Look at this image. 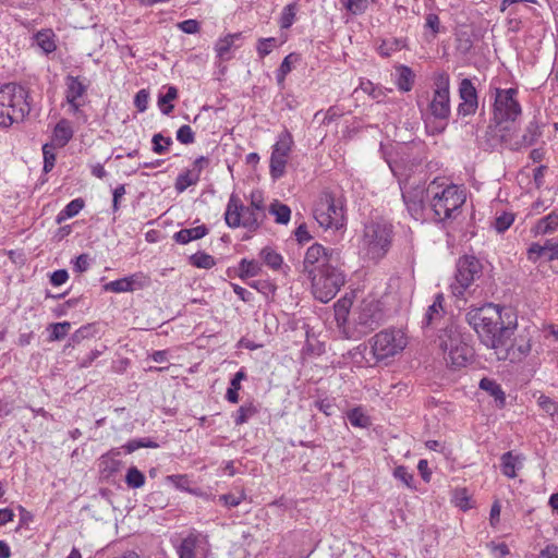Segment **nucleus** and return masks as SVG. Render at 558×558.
<instances>
[{
  "label": "nucleus",
  "instance_id": "412c9836",
  "mask_svg": "<svg viewBox=\"0 0 558 558\" xmlns=\"http://www.w3.org/2000/svg\"><path fill=\"white\" fill-rule=\"evenodd\" d=\"M524 457L521 454H513L512 451H507L500 457V470L501 473L509 477L514 478L517 476V470L523 465Z\"/></svg>",
  "mask_w": 558,
  "mask_h": 558
},
{
  "label": "nucleus",
  "instance_id": "f257e3e1",
  "mask_svg": "<svg viewBox=\"0 0 558 558\" xmlns=\"http://www.w3.org/2000/svg\"><path fill=\"white\" fill-rule=\"evenodd\" d=\"M465 320L475 330L487 348L502 349L506 339L513 336L518 327V317L511 307L486 303L481 307H471Z\"/></svg>",
  "mask_w": 558,
  "mask_h": 558
},
{
  "label": "nucleus",
  "instance_id": "7c9ffc66",
  "mask_svg": "<svg viewBox=\"0 0 558 558\" xmlns=\"http://www.w3.org/2000/svg\"><path fill=\"white\" fill-rule=\"evenodd\" d=\"M269 214L275 216L277 223L287 225L290 221L291 209L288 205L275 201L269 206Z\"/></svg>",
  "mask_w": 558,
  "mask_h": 558
},
{
  "label": "nucleus",
  "instance_id": "4468645a",
  "mask_svg": "<svg viewBox=\"0 0 558 558\" xmlns=\"http://www.w3.org/2000/svg\"><path fill=\"white\" fill-rule=\"evenodd\" d=\"M436 183V180H434L427 189L424 187V185L416 184V185H410L409 182L404 183V185L401 187L402 190V199L407 206V209L409 214L414 219H420L423 215L424 210V199L425 194H428L433 185Z\"/></svg>",
  "mask_w": 558,
  "mask_h": 558
},
{
  "label": "nucleus",
  "instance_id": "864d4df0",
  "mask_svg": "<svg viewBox=\"0 0 558 558\" xmlns=\"http://www.w3.org/2000/svg\"><path fill=\"white\" fill-rule=\"evenodd\" d=\"M514 221V215L511 213H502L495 219L494 227L498 233H502L510 228Z\"/></svg>",
  "mask_w": 558,
  "mask_h": 558
},
{
  "label": "nucleus",
  "instance_id": "c03bdc74",
  "mask_svg": "<svg viewBox=\"0 0 558 558\" xmlns=\"http://www.w3.org/2000/svg\"><path fill=\"white\" fill-rule=\"evenodd\" d=\"M70 328L71 324L69 322L50 324L48 328L51 330L49 335V341H60L64 339L69 333Z\"/></svg>",
  "mask_w": 558,
  "mask_h": 558
},
{
  "label": "nucleus",
  "instance_id": "e2e57ef3",
  "mask_svg": "<svg viewBox=\"0 0 558 558\" xmlns=\"http://www.w3.org/2000/svg\"><path fill=\"white\" fill-rule=\"evenodd\" d=\"M43 154H44V172L48 173L54 167L56 155L53 151H51L48 144L44 145Z\"/></svg>",
  "mask_w": 558,
  "mask_h": 558
},
{
  "label": "nucleus",
  "instance_id": "69168bd1",
  "mask_svg": "<svg viewBox=\"0 0 558 558\" xmlns=\"http://www.w3.org/2000/svg\"><path fill=\"white\" fill-rule=\"evenodd\" d=\"M149 99V93L146 89H141L136 93L134 98V105L140 112H144L147 109Z\"/></svg>",
  "mask_w": 558,
  "mask_h": 558
},
{
  "label": "nucleus",
  "instance_id": "c85d7f7f",
  "mask_svg": "<svg viewBox=\"0 0 558 558\" xmlns=\"http://www.w3.org/2000/svg\"><path fill=\"white\" fill-rule=\"evenodd\" d=\"M397 86L401 92H410L414 84V73L407 65H400L398 69Z\"/></svg>",
  "mask_w": 558,
  "mask_h": 558
},
{
  "label": "nucleus",
  "instance_id": "20e7f679",
  "mask_svg": "<svg viewBox=\"0 0 558 558\" xmlns=\"http://www.w3.org/2000/svg\"><path fill=\"white\" fill-rule=\"evenodd\" d=\"M28 90L16 83L0 87V125L9 128L21 122L31 111Z\"/></svg>",
  "mask_w": 558,
  "mask_h": 558
},
{
  "label": "nucleus",
  "instance_id": "58836bf2",
  "mask_svg": "<svg viewBox=\"0 0 558 558\" xmlns=\"http://www.w3.org/2000/svg\"><path fill=\"white\" fill-rule=\"evenodd\" d=\"M125 483L130 488H141L145 484V475L136 466H131L126 471Z\"/></svg>",
  "mask_w": 558,
  "mask_h": 558
},
{
  "label": "nucleus",
  "instance_id": "f03ea898",
  "mask_svg": "<svg viewBox=\"0 0 558 558\" xmlns=\"http://www.w3.org/2000/svg\"><path fill=\"white\" fill-rule=\"evenodd\" d=\"M518 90L515 88H495L493 124L488 125L487 134H493L494 143L497 142L508 144L509 138L507 132L510 131V123H513L522 112L519 101L515 99Z\"/></svg>",
  "mask_w": 558,
  "mask_h": 558
},
{
  "label": "nucleus",
  "instance_id": "680f3d73",
  "mask_svg": "<svg viewBox=\"0 0 558 558\" xmlns=\"http://www.w3.org/2000/svg\"><path fill=\"white\" fill-rule=\"evenodd\" d=\"M453 498H454L456 505L460 509L465 511V510L471 508V506H470V497H469L468 492H466L465 488L456 489Z\"/></svg>",
  "mask_w": 558,
  "mask_h": 558
},
{
  "label": "nucleus",
  "instance_id": "c9c22d12",
  "mask_svg": "<svg viewBox=\"0 0 558 558\" xmlns=\"http://www.w3.org/2000/svg\"><path fill=\"white\" fill-rule=\"evenodd\" d=\"M37 45L43 49V51L48 54L56 50L57 46L53 39V34L51 31H41L38 32L35 36Z\"/></svg>",
  "mask_w": 558,
  "mask_h": 558
},
{
  "label": "nucleus",
  "instance_id": "4be33fe9",
  "mask_svg": "<svg viewBox=\"0 0 558 558\" xmlns=\"http://www.w3.org/2000/svg\"><path fill=\"white\" fill-rule=\"evenodd\" d=\"M478 387L495 399L499 409L506 405V393L496 380L484 377L480 380Z\"/></svg>",
  "mask_w": 558,
  "mask_h": 558
},
{
  "label": "nucleus",
  "instance_id": "f8f14e48",
  "mask_svg": "<svg viewBox=\"0 0 558 558\" xmlns=\"http://www.w3.org/2000/svg\"><path fill=\"white\" fill-rule=\"evenodd\" d=\"M458 95L460 102L456 111L454 122H464L469 117H472L478 110V94L475 85L470 78H462L459 83Z\"/></svg>",
  "mask_w": 558,
  "mask_h": 558
},
{
  "label": "nucleus",
  "instance_id": "7ed1b4c3",
  "mask_svg": "<svg viewBox=\"0 0 558 558\" xmlns=\"http://www.w3.org/2000/svg\"><path fill=\"white\" fill-rule=\"evenodd\" d=\"M369 354L371 359L366 357V351L368 349L366 343H361L351 352L352 356L356 359L361 357L359 363L365 362L368 365H375L388 357L395 356L401 352L405 347V341L400 331L385 329L373 336L369 341Z\"/></svg>",
  "mask_w": 558,
  "mask_h": 558
},
{
  "label": "nucleus",
  "instance_id": "393cba45",
  "mask_svg": "<svg viewBox=\"0 0 558 558\" xmlns=\"http://www.w3.org/2000/svg\"><path fill=\"white\" fill-rule=\"evenodd\" d=\"M207 233L208 228L202 225L191 229H181L173 234V240L179 244H187L193 240L204 238Z\"/></svg>",
  "mask_w": 558,
  "mask_h": 558
},
{
  "label": "nucleus",
  "instance_id": "423d86ee",
  "mask_svg": "<svg viewBox=\"0 0 558 558\" xmlns=\"http://www.w3.org/2000/svg\"><path fill=\"white\" fill-rule=\"evenodd\" d=\"M393 239V227L385 220H376L364 228V244L369 259L378 262L389 252Z\"/></svg>",
  "mask_w": 558,
  "mask_h": 558
},
{
  "label": "nucleus",
  "instance_id": "9d476101",
  "mask_svg": "<svg viewBox=\"0 0 558 558\" xmlns=\"http://www.w3.org/2000/svg\"><path fill=\"white\" fill-rule=\"evenodd\" d=\"M438 347L445 354H448L450 363L460 367L466 362V347L462 344L461 335L453 324H449L440 329L438 335Z\"/></svg>",
  "mask_w": 558,
  "mask_h": 558
},
{
  "label": "nucleus",
  "instance_id": "dca6fc26",
  "mask_svg": "<svg viewBox=\"0 0 558 558\" xmlns=\"http://www.w3.org/2000/svg\"><path fill=\"white\" fill-rule=\"evenodd\" d=\"M179 558H207L209 544L205 536L191 533L178 548Z\"/></svg>",
  "mask_w": 558,
  "mask_h": 558
},
{
  "label": "nucleus",
  "instance_id": "cd10ccee",
  "mask_svg": "<svg viewBox=\"0 0 558 558\" xmlns=\"http://www.w3.org/2000/svg\"><path fill=\"white\" fill-rule=\"evenodd\" d=\"M178 98V89L174 86H168L166 93H160L158 95V107L160 108V111L168 116L173 110V105L171 101Z\"/></svg>",
  "mask_w": 558,
  "mask_h": 558
},
{
  "label": "nucleus",
  "instance_id": "f704fd0d",
  "mask_svg": "<svg viewBox=\"0 0 558 558\" xmlns=\"http://www.w3.org/2000/svg\"><path fill=\"white\" fill-rule=\"evenodd\" d=\"M198 181V177L195 175L190 169H186L177 177L174 187L179 193H182L187 187L195 185Z\"/></svg>",
  "mask_w": 558,
  "mask_h": 558
},
{
  "label": "nucleus",
  "instance_id": "a211bd4d",
  "mask_svg": "<svg viewBox=\"0 0 558 558\" xmlns=\"http://www.w3.org/2000/svg\"><path fill=\"white\" fill-rule=\"evenodd\" d=\"M145 283L146 280L142 275H132L130 277H124L106 283L104 286V290L114 293L131 292L135 289H142Z\"/></svg>",
  "mask_w": 558,
  "mask_h": 558
},
{
  "label": "nucleus",
  "instance_id": "aec40b11",
  "mask_svg": "<svg viewBox=\"0 0 558 558\" xmlns=\"http://www.w3.org/2000/svg\"><path fill=\"white\" fill-rule=\"evenodd\" d=\"M66 101L70 104L74 112L78 111L80 104L76 101L77 98L82 97L87 87L78 80V77L68 75L66 76Z\"/></svg>",
  "mask_w": 558,
  "mask_h": 558
},
{
  "label": "nucleus",
  "instance_id": "de8ad7c7",
  "mask_svg": "<svg viewBox=\"0 0 558 558\" xmlns=\"http://www.w3.org/2000/svg\"><path fill=\"white\" fill-rule=\"evenodd\" d=\"M157 447H158V444L156 441L151 440L150 438H140V439H132V440L128 441L123 446V449H125V451L128 453H132L135 450L141 449V448H157Z\"/></svg>",
  "mask_w": 558,
  "mask_h": 558
},
{
  "label": "nucleus",
  "instance_id": "6e6d98bb",
  "mask_svg": "<svg viewBox=\"0 0 558 558\" xmlns=\"http://www.w3.org/2000/svg\"><path fill=\"white\" fill-rule=\"evenodd\" d=\"M537 403L539 408L550 416L555 415L558 412V402H556L555 400L545 395L539 396Z\"/></svg>",
  "mask_w": 558,
  "mask_h": 558
},
{
  "label": "nucleus",
  "instance_id": "9b49d317",
  "mask_svg": "<svg viewBox=\"0 0 558 558\" xmlns=\"http://www.w3.org/2000/svg\"><path fill=\"white\" fill-rule=\"evenodd\" d=\"M341 252L338 248H326L319 243H314L305 253L303 260V272L312 277L317 267H325L329 264H340Z\"/></svg>",
  "mask_w": 558,
  "mask_h": 558
},
{
  "label": "nucleus",
  "instance_id": "0eeeda50",
  "mask_svg": "<svg viewBox=\"0 0 558 558\" xmlns=\"http://www.w3.org/2000/svg\"><path fill=\"white\" fill-rule=\"evenodd\" d=\"M465 202V195L457 185H448L440 193L436 192L430 201V206L438 221H445L456 217Z\"/></svg>",
  "mask_w": 558,
  "mask_h": 558
},
{
  "label": "nucleus",
  "instance_id": "a878e982",
  "mask_svg": "<svg viewBox=\"0 0 558 558\" xmlns=\"http://www.w3.org/2000/svg\"><path fill=\"white\" fill-rule=\"evenodd\" d=\"M243 211L242 227L246 228L250 231H256L263 225L264 220L267 218L266 213H259L257 210H253L252 208L245 207Z\"/></svg>",
  "mask_w": 558,
  "mask_h": 558
},
{
  "label": "nucleus",
  "instance_id": "774afa93",
  "mask_svg": "<svg viewBox=\"0 0 558 558\" xmlns=\"http://www.w3.org/2000/svg\"><path fill=\"white\" fill-rule=\"evenodd\" d=\"M166 481L172 483L178 489L189 490L190 481L186 475H168Z\"/></svg>",
  "mask_w": 558,
  "mask_h": 558
},
{
  "label": "nucleus",
  "instance_id": "5fc2aeb1",
  "mask_svg": "<svg viewBox=\"0 0 558 558\" xmlns=\"http://www.w3.org/2000/svg\"><path fill=\"white\" fill-rule=\"evenodd\" d=\"M175 135L177 140L183 145L193 144L195 142V134L187 124L181 125Z\"/></svg>",
  "mask_w": 558,
  "mask_h": 558
},
{
  "label": "nucleus",
  "instance_id": "09e8293b",
  "mask_svg": "<svg viewBox=\"0 0 558 558\" xmlns=\"http://www.w3.org/2000/svg\"><path fill=\"white\" fill-rule=\"evenodd\" d=\"M404 44L400 39L392 38L383 40V43L378 47V52L383 57H389L393 51L401 50Z\"/></svg>",
  "mask_w": 558,
  "mask_h": 558
},
{
  "label": "nucleus",
  "instance_id": "2eb2a0df",
  "mask_svg": "<svg viewBox=\"0 0 558 558\" xmlns=\"http://www.w3.org/2000/svg\"><path fill=\"white\" fill-rule=\"evenodd\" d=\"M531 349V339L519 336V338L514 340H512L511 337L506 339L504 348L496 350L495 353L498 360H509L515 363L525 359L530 354Z\"/></svg>",
  "mask_w": 558,
  "mask_h": 558
},
{
  "label": "nucleus",
  "instance_id": "2f4dec72",
  "mask_svg": "<svg viewBox=\"0 0 558 558\" xmlns=\"http://www.w3.org/2000/svg\"><path fill=\"white\" fill-rule=\"evenodd\" d=\"M262 270V265L254 259H241L239 264V277L241 279H246L251 277L257 276Z\"/></svg>",
  "mask_w": 558,
  "mask_h": 558
},
{
  "label": "nucleus",
  "instance_id": "49530a36",
  "mask_svg": "<svg viewBox=\"0 0 558 558\" xmlns=\"http://www.w3.org/2000/svg\"><path fill=\"white\" fill-rule=\"evenodd\" d=\"M296 3H290L283 8L280 16V27L283 29L290 28L294 22L296 14Z\"/></svg>",
  "mask_w": 558,
  "mask_h": 558
},
{
  "label": "nucleus",
  "instance_id": "13d9d810",
  "mask_svg": "<svg viewBox=\"0 0 558 558\" xmlns=\"http://www.w3.org/2000/svg\"><path fill=\"white\" fill-rule=\"evenodd\" d=\"M277 45V39L274 37L260 38L257 45V52L260 58L269 54L274 47Z\"/></svg>",
  "mask_w": 558,
  "mask_h": 558
},
{
  "label": "nucleus",
  "instance_id": "79ce46f5",
  "mask_svg": "<svg viewBox=\"0 0 558 558\" xmlns=\"http://www.w3.org/2000/svg\"><path fill=\"white\" fill-rule=\"evenodd\" d=\"M292 143L291 134L288 132L282 133L279 141L275 144L271 154H279V156L287 158L291 150Z\"/></svg>",
  "mask_w": 558,
  "mask_h": 558
},
{
  "label": "nucleus",
  "instance_id": "ea45409f",
  "mask_svg": "<svg viewBox=\"0 0 558 558\" xmlns=\"http://www.w3.org/2000/svg\"><path fill=\"white\" fill-rule=\"evenodd\" d=\"M260 257L274 270L279 269L283 263L282 256L270 247H264L260 251Z\"/></svg>",
  "mask_w": 558,
  "mask_h": 558
},
{
  "label": "nucleus",
  "instance_id": "f3484780",
  "mask_svg": "<svg viewBox=\"0 0 558 558\" xmlns=\"http://www.w3.org/2000/svg\"><path fill=\"white\" fill-rule=\"evenodd\" d=\"M428 110L435 120L444 122L438 130V132H442L451 114L450 94L433 93Z\"/></svg>",
  "mask_w": 558,
  "mask_h": 558
},
{
  "label": "nucleus",
  "instance_id": "4d7b16f0",
  "mask_svg": "<svg viewBox=\"0 0 558 558\" xmlns=\"http://www.w3.org/2000/svg\"><path fill=\"white\" fill-rule=\"evenodd\" d=\"M344 7L354 15L363 14L368 7V0H345Z\"/></svg>",
  "mask_w": 558,
  "mask_h": 558
},
{
  "label": "nucleus",
  "instance_id": "5701e85b",
  "mask_svg": "<svg viewBox=\"0 0 558 558\" xmlns=\"http://www.w3.org/2000/svg\"><path fill=\"white\" fill-rule=\"evenodd\" d=\"M541 135H542V132H541L539 124L534 119L527 124L524 134L521 136V140L514 142L513 144L509 143V146L512 149H519L522 146H524V147L532 146L533 144L536 143V141L539 138Z\"/></svg>",
  "mask_w": 558,
  "mask_h": 558
},
{
  "label": "nucleus",
  "instance_id": "c756f323",
  "mask_svg": "<svg viewBox=\"0 0 558 558\" xmlns=\"http://www.w3.org/2000/svg\"><path fill=\"white\" fill-rule=\"evenodd\" d=\"M558 229V211H551L546 217L538 220L536 232L539 234H547Z\"/></svg>",
  "mask_w": 558,
  "mask_h": 558
},
{
  "label": "nucleus",
  "instance_id": "473e14b6",
  "mask_svg": "<svg viewBox=\"0 0 558 558\" xmlns=\"http://www.w3.org/2000/svg\"><path fill=\"white\" fill-rule=\"evenodd\" d=\"M84 206L85 202L81 197L71 201L57 216V222L61 223L64 219L76 216Z\"/></svg>",
  "mask_w": 558,
  "mask_h": 558
},
{
  "label": "nucleus",
  "instance_id": "b1692460",
  "mask_svg": "<svg viewBox=\"0 0 558 558\" xmlns=\"http://www.w3.org/2000/svg\"><path fill=\"white\" fill-rule=\"evenodd\" d=\"M444 302H445L444 294L437 293L435 295L434 302L428 306V308L425 313L424 320H423L424 326H429L442 317V315L445 313Z\"/></svg>",
  "mask_w": 558,
  "mask_h": 558
},
{
  "label": "nucleus",
  "instance_id": "6e6552de",
  "mask_svg": "<svg viewBox=\"0 0 558 558\" xmlns=\"http://www.w3.org/2000/svg\"><path fill=\"white\" fill-rule=\"evenodd\" d=\"M383 313L376 301H363L352 313L354 333L348 338H361L380 326Z\"/></svg>",
  "mask_w": 558,
  "mask_h": 558
},
{
  "label": "nucleus",
  "instance_id": "a18cd8bd",
  "mask_svg": "<svg viewBox=\"0 0 558 558\" xmlns=\"http://www.w3.org/2000/svg\"><path fill=\"white\" fill-rule=\"evenodd\" d=\"M256 413L257 409L253 403L241 405L234 415L235 425H242L246 423L247 420Z\"/></svg>",
  "mask_w": 558,
  "mask_h": 558
},
{
  "label": "nucleus",
  "instance_id": "603ef678",
  "mask_svg": "<svg viewBox=\"0 0 558 558\" xmlns=\"http://www.w3.org/2000/svg\"><path fill=\"white\" fill-rule=\"evenodd\" d=\"M360 88L368 94L373 99H377L381 101V98L386 96V93L383 88L375 86L371 81H363L360 84Z\"/></svg>",
  "mask_w": 558,
  "mask_h": 558
},
{
  "label": "nucleus",
  "instance_id": "6ab92c4d",
  "mask_svg": "<svg viewBox=\"0 0 558 558\" xmlns=\"http://www.w3.org/2000/svg\"><path fill=\"white\" fill-rule=\"evenodd\" d=\"M242 210H244V205L236 195L232 194L229 198L225 213V220L228 227L238 228L242 226Z\"/></svg>",
  "mask_w": 558,
  "mask_h": 558
},
{
  "label": "nucleus",
  "instance_id": "e433bc0d",
  "mask_svg": "<svg viewBox=\"0 0 558 558\" xmlns=\"http://www.w3.org/2000/svg\"><path fill=\"white\" fill-rule=\"evenodd\" d=\"M352 300L349 298H341L335 304V316L339 325L344 324L350 314Z\"/></svg>",
  "mask_w": 558,
  "mask_h": 558
},
{
  "label": "nucleus",
  "instance_id": "338daca9",
  "mask_svg": "<svg viewBox=\"0 0 558 558\" xmlns=\"http://www.w3.org/2000/svg\"><path fill=\"white\" fill-rule=\"evenodd\" d=\"M292 54L287 56L283 61L281 62L278 71H277V82L278 84H282L287 74L291 72V61Z\"/></svg>",
  "mask_w": 558,
  "mask_h": 558
},
{
  "label": "nucleus",
  "instance_id": "a19ab883",
  "mask_svg": "<svg viewBox=\"0 0 558 558\" xmlns=\"http://www.w3.org/2000/svg\"><path fill=\"white\" fill-rule=\"evenodd\" d=\"M287 158L279 154H271L270 157V175L274 180L280 179L286 172Z\"/></svg>",
  "mask_w": 558,
  "mask_h": 558
},
{
  "label": "nucleus",
  "instance_id": "72a5a7b5",
  "mask_svg": "<svg viewBox=\"0 0 558 558\" xmlns=\"http://www.w3.org/2000/svg\"><path fill=\"white\" fill-rule=\"evenodd\" d=\"M95 335V326L93 324H87L78 328L69 339L65 348H74L80 344L84 339H88L94 337Z\"/></svg>",
  "mask_w": 558,
  "mask_h": 558
},
{
  "label": "nucleus",
  "instance_id": "39448f33",
  "mask_svg": "<svg viewBox=\"0 0 558 558\" xmlns=\"http://www.w3.org/2000/svg\"><path fill=\"white\" fill-rule=\"evenodd\" d=\"M340 264H329L317 267V271L307 277L312 281V292L316 300L327 303L332 300L345 282V277L339 268Z\"/></svg>",
  "mask_w": 558,
  "mask_h": 558
},
{
  "label": "nucleus",
  "instance_id": "1a4fd4ad",
  "mask_svg": "<svg viewBox=\"0 0 558 558\" xmlns=\"http://www.w3.org/2000/svg\"><path fill=\"white\" fill-rule=\"evenodd\" d=\"M314 218L324 228L339 229L343 226L344 213L341 202L329 192H324L314 207Z\"/></svg>",
  "mask_w": 558,
  "mask_h": 558
},
{
  "label": "nucleus",
  "instance_id": "37998d69",
  "mask_svg": "<svg viewBox=\"0 0 558 558\" xmlns=\"http://www.w3.org/2000/svg\"><path fill=\"white\" fill-rule=\"evenodd\" d=\"M190 263L194 267L204 269H210L216 264L215 258L205 252H197L193 254L190 257Z\"/></svg>",
  "mask_w": 558,
  "mask_h": 558
},
{
  "label": "nucleus",
  "instance_id": "052dcab7",
  "mask_svg": "<svg viewBox=\"0 0 558 558\" xmlns=\"http://www.w3.org/2000/svg\"><path fill=\"white\" fill-rule=\"evenodd\" d=\"M348 420L351 423V425L356 427H365L368 425V417L357 409L352 410L348 414Z\"/></svg>",
  "mask_w": 558,
  "mask_h": 558
},
{
  "label": "nucleus",
  "instance_id": "ddd939ff",
  "mask_svg": "<svg viewBox=\"0 0 558 558\" xmlns=\"http://www.w3.org/2000/svg\"><path fill=\"white\" fill-rule=\"evenodd\" d=\"M482 264L474 257L464 255L457 262L456 280L458 286L453 288V294L462 295L464 290L468 289L475 279L482 275Z\"/></svg>",
  "mask_w": 558,
  "mask_h": 558
},
{
  "label": "nucleus",
  "instance_id": "8fccbe9b",
  "mask_svg": "<svg viewBox=\"0 0 558 558\" xmlns=\"http://www.w3.org/2000/svg\"><path fill=\"white\" fill-rule=\"evenodd\" d=\"M434 93L450 94V77L446 72L437 73L434 77Z\"/></svg>",
  "mask_w": 558,
  "mask_h": 558
},
{
  "label": "nucleus",
  "instance_id": "3c124183",
  "mask_svg": "<svg viewBox=\"0 0 558 558\" xmlns=\"http://www.w3.org/2000/svg\"><path fill=\"white\" fill-rule=\"evenodd\" d=\"M239 37V34H235V35H228L226 36L225 38L222 39H219L216 44V51H217V56L220 58V59H226L227 54L229 53L230 51V48L231 46L233 45L234 43V39Z\"/></svg>",
  "mask_w": 558,
  "mask_h": 558
},
{
  "label": "nucleus",
  "instance_id": "0e129e2a",
  "mask_svg": "<svg viewBox=\"0 0 558 558\" xmlns=\"http://www.w3.org/2000/svg\"><path fill=\"white\" fill-rule=\"evenodd\" d=\"M544 254H546L545 246L538 243H532L526 252L527 259L532 263H536Z\"/></svg>",
  "mask_w": 558,
  "mask_h": 558
},
{
  "label": "nucleus",
  "instance_id": "bf43d9fd",
  "mask_svg": "<svg viewBox=\"0 0 558 558\" xmlns=\"http://www.w3.org/2000/svg\"><path fill=\"white\" fill-rule=\"evenodd\" d=\"M393 476L404 483L409 488H413V474L409 472L408 468L399 465L393 471Z\"/></svg>",
  "mask_w": 558,
  "mask_h": 558
},
{
  "label": "nucleus",
  "instance_id": "4c0bfd02",
  "mask_svg": "<svg viewBox=\"0 0 558 558\" xmlns=\"http://www.w3.org/2000/svg\"><path fill=\"white\" fill-rule=\"evenodd\" d=\"M173 141L170 136H163L161 133H156L151 138V150L157 155L166 154Z\"/></svg>",
  "mask_w": 558,
  "mask_h": 558
},
{
  "label": "nucleus",
  "instance_id": "bb28decb",
  "mask_svg": "<svg viewBox=\"0 0 558 558\" xmlns=\"http://www.w3.org/2000/svg\"><path fill=\"white\" fill-rule=\"evenodd\" d=\"M53 136L58 145L65 146L73 137V130L66 119H61L54 126Z\"/></svg>",
  "mask_w": 558,
  "mask_h": 558
}]
</instances>
